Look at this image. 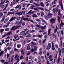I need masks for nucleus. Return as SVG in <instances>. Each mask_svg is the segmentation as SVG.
Masks as SVG:
<instances>
[{
    "label": "nucleus",
    "mask_w": 64,
    "mask_h": 64,
    "mask_svg": "<svg viewBox=\"0 0 64 64\" xmlns=\"http://www.w3.org/2000/svg\"><path fill=\"white\" fill-rule=\"evenodd\" d=\"M32 36V35L31 34H28L26 36V37L27 38V37H30Z\"/></svg>",
    "instance_id": "c85d7f7f"
},
{
    "label": "nucleus",
    "mask_w": 64,
    "mask_h": 64,
    "mask_svg": "<svg viewBox=\"0 0 64 64\" xmlns=\"http://www.w3.org/2000/svg\"><path fill=\"white\" fill-rule=\"evenodd\" d=\"M41 58L42 60H43L44 59V56H41Z\"/></svg>",
    "instance_id": "69168bd1"
},
{
    "label": "nucleus",
    "mask_w": 64,
    "mask_h": 64,
    "mask_svg": "<svg viewBox=\"0 0 64 64\" xmlns=\"http://www.w3.org/2000/svg\"><path fill=\"white\" fill-rule=\"evenodd\" d=\"M55 46L56 47V48H58V45L57 44H55Z\"/></svg>",
    "instance_id": "6e6d98bb"
},
{
    "label": "nucleus",
    "mask_w": 64,
    "mask_h": 64,
    "mask_svg": "<svg viewBox=\"0 0 64 64\" xmlns=\"http://www.w3.org/2000/svg\"><path fill=\"white\" fill-rule=\"evenodd\" d=\"M18 37V36L17 35H16L14 37V39H17Z\"/></svg>",
    "instance_id": "79ce46f5"
},
{
    "label": "nucleus",
    "mask_w": 64,
    "mask_h": 64,
    "mask_svg": "<svg viewBox=\"0 0 64 64\" xmlns=\"http://www.w3.org/2000/svg\"><path fill=\"white\" fill-rule=\"evenodd\" d=\"M64 23L62 22V21L61 20V24H60V26H62V27L64 25Z\"/></svg>",
    "instance_id": "ddd939ff"
},
{
    "label": "nucleus",
    "mask_w": 64,
    "mask_h": 64,
    "mask_svg": "<svg viewBox=\"0 0 64 64\" xmlns=\"http://www.w3.org/2000/svg\"><path fill=\"white\" fill-rule=\"evenodd\" d=\"M42 22H44L45 23V24H46V25H47V24L46 23V22H45V20H44L43 19H42Z\"/></svg>",
    "instance_id": "8fccbe9b"
},
{
    "label": "nucleus",
    "mask_w": 64,
    "mask_h": 64,
    "mask_svg": "<svg viewBox=\"0 0 64 64\" xmlns=\"http://www.w3.org/2000/svg\"><path fill=\"white\" fill-rule=\"evenodd\" d=\"M38 9L40 10H42L43 11H44V9L42 8H40V7H38Z\"/></svg>",
    "instance_id": "a878e982"
},
{
    "label": "nucleus",
    "mask_w": 64,
    "mask_h": 64,
    "mask_svg": "<svg viewBox=\"0 0 64 64\" xmlns=\"http://www.w3.org/2000/svg\"><path fill=\"white\" fill-rule=\"evenodd\" d=\"M56 21V18H52L50 20V23H54Z\"/></svg>",
    "instance_id": "f257e3e1"
},
{
    "label": "nucleus",
    "mask_w": 64,
    "mask_h": 64,
    "mask_svg": "<svg viewBox=\"0 0 64 64\" xmlns=\"http://www.w3.org/2000/svg\"><path fill=\"white\" fill-rule=\"evenodd\" d=\"M8 27V25H5L3 27L4 28H6V27Z\"/></svg>",
    "instance_id": "052dcab7"
},
{
    "label": "nucleus",
    "mask_w": 64,
    "mask_h": 64,
    "mask_svg": "<svg viewBox=\"0 0 64 64\" xmlns=\"http://www.w3.org/2000/svg\"><path fill=\"white\" fill-rule=\"evenodd\" d=\"M52 5H54L55 4H56V2L55 1L53 2H52Z\"/></svg>",
    "instance_id": "37998d69"
},
{
    "label": "nucleus",
    "mask_w": 64,
    "mask_h": 64,
    "mask_svg": "<svg viewBox=\"0 0 64 64\" xmlns=\"http://www.w3.org/2000/svg\"><path fill=\"white\" fill-rule=\"evenodd\" d=\"M28 19H29L28 18H24L23 19V20H24V21H26V20H27Z\"/></svg>",
    "instance_id": "7c9ffc66"
},
{
    "label": "nucleus",
    "mask_w": 64,
    "mask_h": 64,
    "mask_svg": "<svg viewBox=\"0 0 64 64\" xmlns=\"http://www.w3.org/2000/svg\"><path fill=\"white\" fill-rule=\"evenodd\" d=\"M40 4L41 5V6H42V7H44V5L43 2H41L40 3Z\"/></svg>",
    "instance_id": "a211bd4d"
},
{
    "label": "nucleus",
    "mask_w": 64,
    "mask_h": 64,
    "mask_svg": "<svg viewBox=\"0 0 64 64\" xmlns=\"http://www.w3.org/2000/svg\"><path fill=\"white\" fill-rule=\"evenodd\" d=\"M61 0H59V2L60 3V6H61V9L62 10H63V6L62 5V2Z\"/></svg>",
    "instance_id": "f03ea898"
},
{
    "label": "nucleus",
    "mask_w": 64,
    "mask_h": 64,
    "mask_svg": "<svg viewBox=\"0 0 64 64\" xmlns=\"http://www.w3.org/2000/svg\"><path fill=\"white\" fill-rule=\"evenodd\" d=\"M40 51L42 52V48H40L39 49Z\"/></svg>",
    "instance_id": "5fc2aeb1"
},
{
    "label": "nucleus",
    "mask_w": 64,
    "mask_h": 64,
    "mask_svg": "<svg viewBox=\"0 0 64 64\" xmlns=\"http://www.w3.org/2000/svg\"><path fill=\"white\" fill-rule=\"evenodd\" d=\"M36 27H38V28H41V26H40V25H38V24L36 25Z\"/></svg>",
    "instance_id": "09e8293b"
},
{
    "label": "nucleus",
    "mask_w": 64,
    "mask_h": 64,
    "mask_svg": "<svg viewBox=\"0 0 64 64\" xmlns=\"http://www.w3.org/2000/svg\"><path fill=\"white\" fill-rule=\"evenodd\" d=\"M8 50H11L12 49V48L10 47V46H8L7 48Z\"/></svg>",
    "instance_id": "4c0bfd02"
},
{
    "label": "nucleus",
    "mask_w": 64,
    "mask_h": 64,
    "mask_svg": "<svg viewBox=\"0 0 64 64\" xmlns=\"http://www.w3.org/2000/svg\"><path fill=\"white\" fill-rule=\"evenodd\" d=\"M31 43L32 44V45H36V44H37L36 43H35L34 42H32Z\"/></svg>",
    "instance_id": "a19ab883"
},
{
    "label": "nucleus",
    "mask_w": 64,
    "mask_h": 64,
    "mask_svg": "<svg viewBox=\"0 0 64 64\" xmlns=\"http://www.w3.org/2000/svg\"><path fill=\"white\" fill-rule=\"evenodd\" d=\"M6 1L4 0L3 2H1L0 3V7H1L2 4H4L5 3V2H6Z\"/></svg>",
    "instance_id": "f8f14e48"
},
{
    "label": "nucleus",
    "mask_w": 64,
    "mask_h": 64,
    "mask_svg": "<svg viewBox=\"0 0 64 64\" xmlns=\"http://www.w3.org/2000/svg\"><path fill=\"white\" fill-rule=\"evenodd\" d=\"M26 49H27L28 50H31V48L30 46H28L26 48Z\"/></svg>",
    "instance_id": "4be33fe9"
},
{
    "label": "nucleus",
    "mask_w": 64,
    "mask_h": 64,
    "mask_svg": "<svg viewBox=\"0 0 64 64\" xmlns=\"http://www.w3.org/2000/svg\"><path fill=\"white\" fill-rule=\"evenodd\" d=\"M23 11H22L21 12H18L17 15H18V16H20V15H22L23 14Z\"/></svg>",
    "instance_id": "9d476101"
},
{
    "label": "nucleus",
    "mask_w": 64,
    "mask_h": 64,
    "mask_svg": "<svg viewBox=\"0 0 64 64\" xmlns=\"http://www.w3.org/2000/svg\"><path fill=\"white\" fill-rule=\"evenodd\" d=\"M4 29H2L0 30V33H2V32H3V31H4Z\"/></svg>",
    "instance_id": "2f4dec72"
},
{
    "label": "nucleus",
    "mask_w": 64,
    "mask_h": 64,
    "mask_svg": "<svg viewBox=\"0 0 64 64\" xmlns=\"http://www.w3.org/2000/svg\"><path fill=\"white\" fill-rule=\"evenodd\" d=\"M61 60H62V59H60V57H58V62H59L60 61H61Z\"/></svg>",
    "instance_id": "c756f323"
},
{
    "label": "nucleus",
    "mask_w": 64,
    "mask_h": 64,
    "mask_svg": "<svg viewBox=\"0 0 64 64\" xmlns=\"http://www.w3.org/2000/svg\"><path fill=\"white\" fill-rule=\"evenodd\" d=\"M25 24L26 23L25 22H22V26H24V25H25Z\"/></svg>",
    "instance_id": "4d7b16f0"
},
{
    "label": "nucleus",
    "mask_w": 64,
    "mask_h": 64,
    "mask_svg": "<svg viewBox=\"0 0 64 64\" xmlns=\"http://www.w3.org/2000/svg\"><path fill=\"white\" fill-rule=\"evenodd\" d=\"M8 4H9L8 3L6 4V6L5 7V8L4 9V10H5V9H6V8L8 7Z\"/></svg>",
    "instance_id": "b1692460"
},
{
    "label": "nucleus",
    "mask_w": 64,
    "mask_h": 64,
    "mask_svg": "<svg viewBox=\"0 0 64 64\" xmlns=\"http://www.w3.org/2000/svg\"><path fill=\"white\" fill-rule=\"evenodd\" d=\"M52 37L54 38H55V37H56V34H52Z\"/></svg>",
    "instance_id": "473e14b6"
},
{
    "label": "nucleus",
    "mask_w": 64,
    "mask_h": 64,
    "mask_svg": "<svg viewBox=\"0 0 64 64\" xmlns=\"http://www.w3.org/2000/svg\"><path fill=\"white\" fill-rule=\"evenodd\" d=\"M40 13L41 14V16L43 17L44 16V12L42 11H41L40 12Z\"/></svg>",
    "instance_id": "aec40b11"
},
{
    "label": "nucleus",
    "mask_w": 64,
    "mask_h": 64,
    "mask_svg": "<svg viewBox=\"0 0 64 64\" xmlns=\"http://www.w3.org/2000/svg\"><path fill=\"white\" fill-rule=\"evenodd\" d=\"M4 51H5V52L6 53V52H7V48H5L4 49Z\"/></svg>",
    "instance_id": "c03bdc74"
},
{
    "label": "nucleus",
    "mask_w": 64,
    "mask_h": 64,
    "mask_svg": "<svg viewBox=\"0 0 64 64\" xmlns=\"http://www.w3.org/2000/svg\"><path fill=\"white\" fill-rule=\"evenodd\" d=\"M14 50H11L10 52V55H12V54H14Z\"/></svg>",
    "instance_id": "dca6fc26"
},
{
    "label": "nucleus",
    "mask_w": 64,
    "mask_h": 64,
    "mask_svg": "<svg viewBox=\"0 0 64 64\" xmlns=\"http://www.w3.org/2000/svg\"><path fill=\"white\" fill-rule=\"evenodd\" d=\"M16 29H15V26H14L11 29V30H15Z\"/></svg>",
    "instance_id": "6ab92c4d"
},
{
    "label": "nucleus",
    "mask_w": 64,
    "mask_h": 64,
    "mask_svg": "<svg viewBox=\"0 0 64 64\" xmlns=\"http://www.w3.org/2000/svg\"><path fill=\"white\" fill-rule=\"evenodd\" d=\"M58 22L59 23H60V17H59V16H58Z\"/></svg>",
    "instance_id": "a18cd8bd"
},
{
    "label": "nucleus",
    "mask_w": 64,
    "mask_h": 64,
    "mask_svg": "<svg viewBox=\"0 0 64 64\" xmlns=\"http://www.w3.org/2000/svg\"><path fill=\"white\" fill-rule=\"evenodd\" d=\"M16 3V2H11V4H12V5H15Z\"/></svg>",
    "instance_id": "5701e85b"
},
{
    "label": "nucleus",
    "mask_w": 64,
    "mask_h": 64,
    "mask_svg": "<svg viewBox=\"0 0 64 64\" xmlns=\"http://www.w3.org/2000/svg\"><path fill=\"white\" fill-rule=\"evenodd\" d=\"M58 15H60V14H61L60 13V10H58Z\"/></svg>",
    "instance_id": "3c124183"
},
{
    "label": "nucleus",
    "mask_w": 64,
    "mask_h": 64,
    "mask_svg": "<svg viewBox=\"0 0 64 64\" xmlns=\"http://www.w3.org/2000/svg\"><path fill=\"white\" fill-rule=\"evenodd\" d=\"M38 7H37L36 8H34V10H36V11H38L39 10L38 9Z\"/></svg>",
    "instance_id": "cd10ccee"
},
{
    "label": "nucleus",
    "mask_w": 64,
    "mask_h": 64,
    "mask_svg": "<svg viewBox=\"0 0 64 64\" xmlns=\"http://www.w3.org/2000/svg\"><path fill=\"white\" fill-rule=\"evenodd\" d=\"M20 5L18 6L17 5L16 6V7H15V8L17 9L18 8H19V7H20Z\"/></svg>",
    "instance_id": "58836bf2"
},
{
    "label": "nucleus",
    "mask_w": 64,
    "mask_h": 64,
    "mask_svg": "<svg viewBox=\"0 0 64 64\" xmlns=\"http://www.w3.org/2000/svg\"><path fill=\"white\" fill-rule=\"evenodd\" d=\"M15 12H10L8 13L7 15H9L11 14V15H12V14H13L14 13H15Z\"/></svg>",
    "instance_id": "1a4fd4ad"
},
{
    "label": "nucleus",
    "mask_w": 64,
    "mask_h": 64,
    "mask_svg": "<svg viewBox=\"0 0 64 64\" xmlns=\"http://www.w3.org/2000/svg\"><path fill=\"white\" fill-rule=\"evenodd\" d=\"M37 37L39 38H42V35H39L37 36Z\"/></svg>",
    "instance_id": "bb28decb"
},
{
    "label": "nucleus",
    "mask_w": 64,
    "mask_h": 64,
    "mask_svg": "<svg viewBox=\"0 0 64 64\" xmlns=\"http://www.w3.org/2000/svg\"><path fill=\"white\" fill-rule=\"evenodd\" d=\"M54 11V13H55V11L56 13H57V12H58V8H56L55 9V8H54L53 9Z\"/></svg>",
    "instance_id": "0eeeda50"
},
{
    "label": "nucleus",
    "mask_w": 64,
    "mask_h": 64,
    "mask_svg": "<svg viewBox=\"0 0 64 64\" xmlns=\"http://www.w3.org/2000/svg\"><path fill=\"white\" fill-rule=\"evenodd\" d=\"M4 7H5V5H3L2 6V7H1L3 9V8H4Z\"/></svg>",
    "instance_id": "680f3d73"
},
{
    "label": "nucleus",
    "mask_w": 64,
    "mask_h": 64,
    "mask_svg": "<svg viewBox=\"0 0 64 64\" xmlns=\"http://www.w3.org/2000/svg\"><path fill=\"white\" fill-rule=\"evenodd\" d=\"M32 16L33 17H37V15L36 14H34Z\"/></svg>",
    "instance_id": "393cba45"
},
{
    "label": "nucleus",
    "mask_w": 64,
    "mask_h": 64,
    "mask_svg": "<svg viewBox=\"0 0 64 64\" xmlns=\"http://www.w3.org/2000/svg\"><path fill=\"white\" fill-rule=\"evenodd\" d=\"M12 34V32H8V33H7L6 34V35H8V36L9 35H11V34Z\"/></svg>",
    "instance_id": "9b49d317"
},
{
    "label": "nucleus",
    "mask_w": 64,
    "mask_h": 64,
    "mask_svg": "<svg viewBox=\"0 0 64 64\" xmlns=\"http://www.w3.org/2000/svg\"><path fill=\"white\" fill-rule=\"evenodd\" d=\"M33 46V47H34V50H35V51H36V50H37V47L34 46Z\"/></svg>",
    "instance_id": "72a5a7b5"
},
{
    "label": "nucleus",
    "mask_w": 64,
    "mask_h": 64,
    "mask_svg": "<svg viewBox=\"0 0 64 64\" xmlns=\"http://www.w3.org/2000/svg\"><path fill=\"white\" fill-rule=\"evenodd\" d=\"M56 28L54 30V33H56V32H57V30H58V27H57V26H56Z\"/></svg>",
    "instance_id": "4468645a"
},
{
    "label": "nucleus",
    "mask_w": 64,
    "mask_h": 64,
    "mask_svg": "<svg viewBox=\"0 0 64 64\" xmlns=\"http://www.w3.org/2000/svg\"><path fill=\"white\" fill-rule=\"evenodd\" d=\"M0 62L2 63H4L5 62V60H0Z\"/></svg>",
    "instance_id": "de8ad7c7"
},
{
    "label": "nucleus",
    "mask_w": 64,
    "mask_h": 64,
    "mask_svg": "<svg viewBox=\"0 0 64 64\" xmlns=\"http://www.w3.org/2000/svg\"><path fill=\"white\" fill-rule=\"evenodd\" d=\"M52 49L53 51H54L55 50V47H54V43L53 42L52 43Z\"/></svg>",
    "instance_id": "39448f33"
},
{
    "label": "nucleus",
    "mask_w": 64,
    "mask_h": 64,
    "mask_svg": "<svg viewBox=\"0 0 64 64\" xmlns=\"http://www.w3.org/2000/svg\"><path fill=\"white\" fill-rule=\"evenodd\" d=\"M9 19V17H8L7 18H6L4 22V23H7V22L8 21Z\"/></svg>",
    "instance_id": "423d86ee"
},
{
    "label": "nucleus",
    "mask_w": 64,
    "mask_h": 64,
    "mask_svg": "<svg viewBox=\"0 0 64 64\" xmlns=\"http://www.w3.org/2000/svg\"><path fill=\"white\" fill-rule=\"evenodd\" d=\"M4 52L3 51V50H2L0 53V57L1 56L2 54H4Z\"/></svg>",
    "instance_id": "2eb2a0df"
},
{
    "label": "nucleus",
    "mask_w": 64,
    "mask_h": 64,
    "mask_svg": "<svg viewBox=\"0 0 64 64\" xmlns=\"http://www.w3.org/2000/svg\"><path fill=\"white\" fill-rule=\"evenodd\" d=\"M26 32V31H22L20 32V34H23L24 33H25Z\"/></svg>",
    "instance_id": "e433bc0d"
},
{
    "label": "nucleus",
    "mask_w": 64,
    "mask_h": 64,
    "mask_svg": "<svg viewBox=\"0 0 64 64\" xmlns=\"http://www.w3.org/2000/svg\"><path fill=\"white\" fill-rule=\"evenodd\" d=\"M21 45L20 44H18L17 45V47L18 48H20L21 47Z\"/></svg>",
    "instance_id": "f3484780"
},
{
    "label": "nucleus",
    "mask_w": 64,
    "mask_h": 64,
    "mask_svg": "<svg viewBox=\"0 0 64 64\" xmlns=\"http://www.w3.org/2000/svg\"><path fill=\"white\" fill-rule=\"evenodd\" d=\"M61 34L62 35H63V34H64V33H63V30H61Z\"/></svg>",
    "instance_id": "0e129e2a"
},
{
    "label": "nucleus",
    "mask_w": 64,
    "mask_h": 64,
    "mask_svg": "<svg viewBox=\"0 0 64 64\" xmlns=\"http://www.w3.org/2000/svg\"><path fill=\"white\" fill-rule=\"evenodd\" d=\"M31 54V51H30L27 54V55H30Z\"/></svg>",
    "instance_id": "774afa93"
},
{
    "label": "nucleus",
    "mask_w": 64,
    "mask_h": 64,
    "mask_svg": "<svg viewBox=\"0 0 64 64\" xmlns=\"http://www.w3.org/2000/svg\"><path fill=\"white\" fill-rule=\"evenodd\" d=\"M16 18V17H14L13 18H12L9 20V21L10 22H11L12 21H13V20H14L15 18Z\"/></svg>",
    "instance_id": "6e6552de"
},
{
    "label": "nucleus",
    "mask_w": 64,
    "mask_h": 64,
    "mask_svg": "<svg viewBox=\"0 0 64 64\" xmlns=\"http://www.w3.org/2000/svg\"><path fill=\"white\" fill-rule=\"evenodd\" d=\"M52 15L53 14H48V18H51L52 17Z\"/></svg>",
    "instance_id": "20e7f679"
},
{
    "label": "nucleus",
    "mask_w": 64,
    "mask_h": 64,
    "mask_svg": "<svg viewBox=\"0 0 64 64\" xmlns=\"http://www.w3.org/2000/svg\"><path fill=\"white\" fill-rule=\"evenodd\" d=\"M6 34H4L2 35V38H4V37H6Z\"/></svg>",
    "instance_id": "e2e57ef3"
},
{
    "label": "nucleus",
    "mask_w": 64,
    "mask_h": 64,
    "mask_svg": "<svg viewBox=\"0 0 64 64\" xmlns=\"http://www.w3.org/2000/svg\"><path fill=\"white\" fill-rule=\"evenodd\" d=\"M49 59H51V58H52V55L48 57Z\"/></svg>",
    "instance_id": "bf43d9fd"
},
{
    "label": "nucleus",
    "mask_w": 64,
    "mask_h": 64,
    "mask_svg": "<svg viewBox=\"0 0 64 64\" xmlns=\"http://www.w3.org/2000/svg\"><path fill=\"white\" fill-rule=\"evenodd\" d=\"M35 5L36 6H40V4H38L37 3H36V4H35Z\"/></svg>",
    "instance_id": "864d4df0"
},
{
    "label": "nucleus",
    "mask_w": 64,
    "mask_h": 64,
    "mask_svg": "<svg viewBox=\"0 0 64 64\" xmlns=\"http://www.w3.org/2000/svg\"><path fill=\"white\" fill-rule=\"evenodd\" d=\"M16 60H17V63H18V62H19V61H20L19 59V58H17Z\"/></svg>",
    "instance_id": "338daca9"
},
{
    "label": "nucleus",
    "mask_w": 64,
    "mask_h": 64,
    "mask_svg": "<svg viewBox=\"0 0 64 64\" xmlns=\"http://www.w3.org/2000/svg\"><path fill=\"white\" fill-rule=\"evenodd\" d=\"M50 31H51V29L50 28L48 29V35H50Z\"/></svg>",
    "instance_id": "412c9836"
},
{
    "label": "nucleus",
    "mask_w": 64,
    "mask_h": 64,
    "mask_svg": "<svg viewBox=\"0 0 64 64\" xmlns=\"http://www.w3.org/2000/svg\"><path fill=\"white\" fill-rule=\"evenodd\" d=\"M9 28H6L5 30V31H9Z\"/></svg>",
    "instance_id": "603ef678"
},
{
    "label": "nucleus",
    "mask_w": 64,
    "mask_h": 64,
    "mask_svg": "<svg viewBox=\"0 0 64 64\" xmlns=\"http://www.w3.org/2000/svg\"><path fill=\"white\" fill-rule=\"evenodd\" d=\"M33 41H36V42H37V41H38V39H37V38H36V39L34 38L33 39Z\"/></svg>",
    "instance_id": "f704fd0d"
},
{
    "label": "nucleus",
    "mask_w": 64,
    "mask_h": 64,
    "mask_svg": "<svg viewBox=\"0 0 64 64\" xmlns=\"http://www.w3.org/2000/svg\"><path fill=\"white\" fill-rule=\"evenodd\" d=\"M20 0H13V1H14V2H16L17 3Z\"/></svg>",
    "instance_id": "c9c22d12"
},
{
    "label": "nucleus",
    "mask_w": 64,
    "mask_h": 64,
    "mask_svg": "<svg viewBox=\"0 0 64 64\" xmlns=\"http://www.w3.org/2000/svg\"><path fill=\"white\" fill-rule=\"evenodd\" d=\"M62 53V54H63V53H64V48H63L62 49V50L61 51Z\"/></svg>",
    "instance_id": "ea45409f"
},
{
    "label": "nucleus",
    "mask_w": 64,
    "mask_h": 64,
    "mask_svg": "<svg viewBox=\"0 0 64 64\" xmlns=\"http://www.w3.org/2000/svg\"><path fill=\"white\" fill-rule=\"evenodd\" d=\"M4 20H5V19L4 18H2V19L1 20L0 22L1 23L2 22H3L4 21Z\"/></svg>",
    "instance_id": "49530a36"
},
{
    "label": "nucleus",
    "mask_w": 64,
    "mask_h": 64,
    "mask_svg": "<svg viewBox=\"0 0 64 64\" xmlns=\"http://www.w3.org/2000/svg\"><path fill=\"white\" fill-rule=\"evenodd\" d=\"M5 18H6V15L4 14L3 15V17L2 18L4 19H5Z\"/></svg>",
    "instance_id": "13d9d810"
},
{
    "label": "nucleus",
    "mask_w": 64,
    "mask_h": 64,
    "mask_svg": "<svg viewBox=\"0 0 64 64\" xmlns=\"http://www.w3.org/2000/svg\"><path fill=\"white\" fill-rule=\"evenodd\" d=\"M51 44L50 43H49L46 49H47L48 50H49V49L51 48Z\"/></svg>",
    "instance_id": "7ed1b4c3"
}]
</instances>
